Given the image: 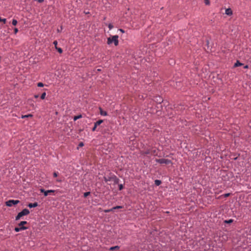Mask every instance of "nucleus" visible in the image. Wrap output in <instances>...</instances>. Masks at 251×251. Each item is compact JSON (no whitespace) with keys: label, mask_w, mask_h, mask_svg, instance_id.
<instances>
[{"label":"nucleus","mask_w":251,"mask_h":251,"mask_svg":"<svg viewBox=\"0 0 251 251\" xmlns=\"http://www.w3.org/2000/svg\"><path fill=\"white\" fill-rule=\"evenodd\" d=\"M29 213V211L27 209H24L21 212H19L16 217V220H19L22 216L27 215Z\"/></svg>","instance_id":"2"},{"label":"nucleus","mask_w":251,"mask_h":251,"mask_svg":"<svg viewBox=\"0 0 251 251\" xmlns=\"http://www.w3.org/2000/svg\"><path fill=\"white\" fill-rule=\"evenodd\" d=\"M104 180L105 182H107L108 181H112V176H105L104 177Z\"/></svg>","instance_id":"11"},{"label":"nucleus","mask_w":251,"mask_h":251,"mask_svg":"<svg viewBox=\"0 0 251 251\" xmlns=\"http://www.w3.org/2000/svg\"><path fill=\"white\" fill-rule=\"evenodd\" d=\"M112 181L114 182V184H117L119 182V179L115 175L112 176Z\"/></svg>","instance_id":"7"},{"label":"nucleus","mask_w":251,"mask_h":251,"mask_svg":"<svg viewBox=\"0 0 251 251\" xmlns=\"http://www.w3.org/2000/svg\"><path fill=\"white\" fill-rule=\"evenodd\" d=\"M27 224L26 221H22L19 224L18 226H19V227L24 226V225L25 224Z\"/></svg>","instance_id":"13"},{"label":"nucleus","mask_w":251,"mask_h":251,"mask_svg":"<svg viewBox=\"0 0 251 251\" xmlns=\"http://www.w3.org/2000/svg\"><path fill=\"white\" fill-rule=\"evenodd\" d=\"M82 117V115H78L77 116H75L74 118H73V120L74 121H76L77 120H78V119H80Z\"/></svg>","instance_id":"15"},{"label":"nucleus","mask_w":251,"mask_h":251,"mask_svg":"<svg viewBox=\"0 0 251 251\" xmlns=\"http://www.w3.org/2000/svg\"><path fill=\"white\" fill-rule=\"evenodd\" d=\"M111 211H113L112 208L111 209H106V210H104V212L105 213H108V212H111Z\"/></svg>","instance_id":"24"},{"label":"nucleus","mask_w":251,"mask_h":251,"mask_svg":"<svg viewBox=\"0 0 251 251\" xmlns=\"http://www.w3.org/2000/svg\"><path fill=\"white\" fill-rule=\"evenodd\" d=\"M122 208H123V207L122 206H116L112 207V209L114 211V210H115V209Z\"/></svg>","instance_id":"20"},{"label":"nucleus","mask_w":251,"mask_h":251,"mask_svg":"<svg viewBox=\"0 0 251 251\" xmlns=\"http://www.w3.org/2000/svg\"><path fill=\"white\" fill-rule=\"evenodd\" d=\"M108 26L109 29H111L113 27V26L111 24H109Z\"/></svg>","instance_id":"30"},{"label":"nucleus","mask_w":251,"mask_h":251,"mask_svg":"<svg viewBox=\"0 0 251 251\" xmlns=\"http://www.w3.org/2000/svg\"><path fill=\"white\" fill-rule=\"evenodd\" d=\"M150 153V151L149 150L148 151H143L142 154L143 155H145V154H149Z\"/></svg>","instance_id":"26"},{"label":"nucleus","mask_w":251,"mask_h":251,"mask_svg":"<svg viewBox=\"0 0 251 251\" xmlns=\"http://www.w3.org/2000/svg\"><path fill=\"white\" fill-rule=\"evenodd\" d=\"M119 247L118 246H114V247H112L110 248V250H114L116 249H119Z\"/></svg>","instance_id":"25"},{"label":"nucleus","mask_w":251,"mask_h":251,"mask_svg":"<svg viewBox=\"0 0 251 251\" xmlns=\"http://www.w3.org/2000/svg\"><path fill=\"white\" fill-rule=\"evenodd\" d=\"M27 228L25 226H21V227H16L14 229L16 232H19L23 230L26 229Z\"/></svg>","instance_id":"8"},{"label":"nucleus","mask_w":251,"mask_h":251,"mask_svg":"<svg viewBox=\"0 0 251 251\" xmlns=\"http://www.w3.org/2000/svg\"><path fill=\"white\" fill-rule=\"evenodd\" d=\"M18 28H15V29H14V32H15V34L17 33L18 32Z\"/></svg>","instance_id":"34"},{"label":"nucleus","mask_w":251,"mask_h":251,"mask_svg":"<svg viewBox=\"0 0 251 251\" xmlns=\"http://www.w3.org/2000/svg\"><path fill=\"white\" fill-rule=\"evenodd\" d=\"M12 24L13 25H16L17 24V21L15 19H13Z\"/></svg>","instance_id":"19"},{"label":"nucleus","mask_w":251,"mask_h":251,"mask_svg":"<svg viewBox=\"0 0 251 251\" xmlns=\"http://www.w3.org/2000/svg\"><path fill=\"white\" fill-rule=\"evenodd\" d=\"M229 196V193H226L225 194V197H227Z\"/></svg>","instance_id":"36"},{"label":"nucleus","mask_w":251,"mask_h":251,"mask_svg":"<svg viewBox=\"0 0 251 251\" xmlns=\"http://www.w3.org/2000/svg\"><path fill=\"white\" fill-rule=\"evenodd\" d=\"M225 14L227 15H231L232 14V11L230 8L226 9Z\"/></svg>","instance_id":"9"},{"label":"nucleus","mask_w":251,"mask_h":251,"mask_svg":"<svg viewBox=\"0 0 251 251\" xmlns=\"http://www.w3.org/2000/svg\"><path fill=\"white\" fill-rule=\"evenodd\" d=\"M32 115L31 114L25 115L22 116V118H27V117H31Z\"/></svg>","instance_id":"17"},{"label":"nucleus","mask_w":251,"mask_h":251,"mask_svg":"<svg viewBox=\"0 0 251 251\" xmlns=\"http://www.w3.org/2000/svg\"><path fill=\"white\" fill-rule=\"evenodd\" d=\"M119 30H120L121 32H122V33H124V32H125V31H124L123 29H119Z\"/></svg>","instance_id":"37"},{"label":"nucleus","mask_w":251,"mask_h":251,"mask_svg":"<svg viewBox=\"0 0 251 251\" xmlns=\"http://www.w3.org/2000/svg\"><path fill=\"white\" fill-rule=\"evenodd\" d=\"M38 97H39V96H38V95H35V96H34V97H35V98H38Z\"/></svg>","instance_id":"40"},{"label":"nucleus","mask_w":251,"mask_h":251,"mask_svg":"<svg viewBox=\"0 0 251 251\" xmlns=\"http://www.w3.org/2000/svg\"><path fill=\"white\" fill-rule=\"evenodd\" d=\"M155 161L156 162L159 163L160 164H169L172 163L171 160L168 159H164V158L156 159Z\"/></svg>","instance_id":"3"},{"label":"nucleus","mask_w":251,"mask_h":251,"mask_svg":"<svg viewBox=\"0 0 251 251\" xmlns=\"http://www.w3.org/2000/svg\"><path fill=\"white\" fill-rule=\"evenodd\" d=\"M46 96V93L45 92H44L42 94V95L41 96V99L42 100H44Z\"/></svg>","instance_id":"18"},{"label":"nucleus","mask_w":251,"mask_h":251,"mask_svg":"<svg viewBox=\"0 0 251 251\" xmlns=\"http://www.w3.org/2000/svg\"><path fill=\"white\" fill-rule=\"evenodd\" d=\"M225 222L226 223L230 224V223H232V222H233V220H232V219H230V220H226V221H225Z\"/></svg>","instance_id":"22"},{"label":"nucleus","mask_w":251,"mask_h":251,"mask_svg":"<svg viewBox=\"0 0 251 251\" xmlns=\"http://www.w3.org/2000/svg\"><path fill=\"white\" fill-rule=\"evenodd\" d=\"M55 49H57L58 48V47H57V46H55Z\"/></svg>","instance_id":"41"},{"label":"nucleus","mask_w":251,"mask_h":251,"mask_svg":"<svg viewBox=\"0 0 251 251\" xmlns=\"http://www.w3.org/2000/svg\"><path fill=\"white\" fill-rule=\"evenodd\" d=\"M38 206V203L35 202L34 203H30L28 204L29 208L35 207Z\"/></svg>","instance_id":"10"},{"label":"nucleus","mask_w":251,"mask_h":251,"mask_svg":"<svg viewBox=\"0 0 251 251\" xmlns=\"http://www.w3.org/2000/svg\"><path fill=\"white\" fill-rule=\"evenodd\" d=\"M56 181H58V182H61V181H62V180H61V179H57V180H56Z\"/></svg>","instance_id":"39"},{"label":"nucleus","mask_w":251,"mask_h":251,"mask_svg":"<svg viewBox=\"0 0 251 251\" xmlns=\"http://www.w3.org/2000/svg\"><path fill=\"white\" fill-rule=\"evenodd\" d=\"M100 114L101 115L106 116L107 115V112L105 111H103L101 108H100Z\"/></svg>","instance_id":"12"},{"label":"nucleus","mask_w":251,"mask_h":251,"mask_svg":"<svg viewBox=\"0 0 251 251\" xmlns=\"http://www.w3.org/2000/svg\"><path fill=\"white\" fill-rule=\"evenodd\" d=\"M204 3L206 5H208L210 4L209 0H204Z\"/></svg>","instance_id":"27"},{"label":"nucleus","mask_w":251,"mask_h":251,"mask_svg":"<svg viewBox=\"0 0 251 251\" xmlns=\"http://www.w3.org/2000/svg\"><path fill=\"white\" fill-rule=\"evenodd\" d=\"M56 50L60 53H61L63 52L62 49L60 48H58Z\"/></svg>","instance_id":"28"},{"label":"nucleus","mask_w":251,"mask_h":251,"mask_svg":"<svg viewBox=\"0 0 251 251\" xmlns=\"http://www.w3.org/2000/svg\"><path fill=\"white\" fill-rule=\"evenodd\" d=\"M83 145H84L83 143L82 142H80V143L79 144L78 146H79V147H82V146H83Z\"/></svg>","instance_id":"33"},{"label":"nucleus","mask_w":251,"mask_h":251,"mask_svg":"<svg viewBox=\"0 0 251 251\" xmlns=\"http://www.w3.org/2000/svg\"><path fill=\"white\" fill-rule=\"evenodd\" d=\"M37 86L40 87H43L44 86V84L42 82H39L37 84Z\"/></svg>","instance_id":"23"},{"label":"nucleus","mask_w":251,"mask_h":251,"mask_svg":"<svg viewBox=\"0 0 251 251\" xmlns=\"http://www.w3.org/2000/svg\"><path fill=\"white\" fill-rule=\"evenodd\" d=\"M118 38L119 36L117 35L110 36L107 38V44L110 45L114 43L115 46H117L119 45Z\"/></svg>","instance_id":"1"},{"label":"nucleus","mask_w":251,"mask_h":251,"mask_svg":"<svg viewBox=\"0 0 251 251\" xmlns=\"http://www.w3.org/2000/svg\"><path fill=\"white\" fill-rule=\"evenodd\" d=\"M161 183V181L159 180H155V184L157 186H159Z\"/></svg>","instance_id":"16"},{"label":"nucleus","mask_w":251,"mask_h":251,"mask_svg":"<svg viewBox=\"0 0 251 251\" xmlns=\"http://www.w3.org/2000/svg\"><path fill=\"white\" fill-rule=\"evenodd\" d=\"M248 68H249V66L248 65H245L244 67V68H245V69H248Z\"/></svg>","instance_id":"38"},{"label":"nucleus","mask_w":251,"mask_h":251,"mask_svg":"<svg viewBox=\"0 0 251 251\" xmlns=\"http://www.w3.org/2000/svg\"><path fill=\"white\" fill-rule=\"evenodd\" d=\"M119 190H121L123 188V185L122 184H119Z\"/></svg>","instance_id":"31"},{"label":"nucleus","mask_w":251,"mask_h":251,"mask_svg":"<svg viewBox=\"0 0 251 251\" xmlns=\"http://www.w3.org/2000/svg\"><path fill=\"white\" fill-rule=\"evenodd\" d=\"M6 21V19H2L0 17V22H3L4 23H5Z\"/></svg>","instance_id":"29"},{"label":"nucleus","mask_w":251,"mask_h":251,"mask_svg":"<svg viewBox=\"0 0 251 251\" xmlns=\"http://www.w3.org/2000/svg\"><path fill=\"white\" fill-rule=\"evenodd\" d=\"M242 63H240L239 61H237L234 64V67H236L242 66Z\"/></svg>","instance_id":"14"},{"label":"nucleus","mask_w":251,"mask_h":251,"mask_svg":"<svg viewBox=\"0 0 251 251\" xmlns=\"http://www.w3.org/2000/svg\"><path fill=\"white\" fill-rule=\"evenodd\" d=\"M53 44L55 46H56L57 45V41H54L53 43Z\"/></svg>","instance_id":"35"},{"label":"nucleus","mask_w":251,"mask_h":251,"mask_svg":"<svg viewBox=\"0 0 251 251\" xmlns=\"http://www.w3.org/2000/svg\"><path fill=\"white\" fill-rule=\"evenodd\" d=\"M20 202L19 200H10L6 202V205L7 206H12L13 205H16Z\"/></svg>","instance_id":"4"},{"label":"nucleus","mask_w":251,"mask_h":251,"mask_svg":"<svg viewBox=\"0 0 251 251\" xmlns=\"http://www.w3.org/2000/svg\"><path fill=\"white\" fill-rule=\"evenodd\" d=\"M40 191L44 193V195L45 196H47L49 194L54 193L55 192V190H45L44 189L41 188L40 189Z\"/></svg>","instance_id":"5"},{"label":"nucleus","mask_w":251,"mask_h":251,"mask_svg":"<svg viewBox=\"0 0 251 251\" xmlns=\"http://www.w3.org/2000/svg\"><path fill=\"white\" fill-rule=\"evenodd\" d=\"M53 176L54 177H57L58 176V174L57 172H54L53 174Z\"/></svg>","instance_id":"32"},{"label":"nucleus","mask_w":251,"mask_h":251,"mask_svg":"<svg viewBox=\"0 0 251 251\" xmlns=\"http://www.w3.org/2000/svg\"><path fill=\"white\" fill-rule=\"evenodd\" d=\"M90 194V192H87L84 193L83 195H84V197L85 198H86L87 196H88Z\"/></svg>","instance_id":"21"},{"label":"nucleus","mask_w":251,"mask_h":251,"mask_svg":"<svg viewBox=\"0 0 251 251\" xmlns=\"http://www.w3.org/2000/svg\"><path fill=\"white\" fill-rule=\"evenodd\" d=\"M103 122V120H100L98 121L97 122H96V123H95L94 126V127L92 128V131H95L97 127L98 126L100 125L101 123H102Z\"/></svg>","instance_id":"6"}]
</instances>
